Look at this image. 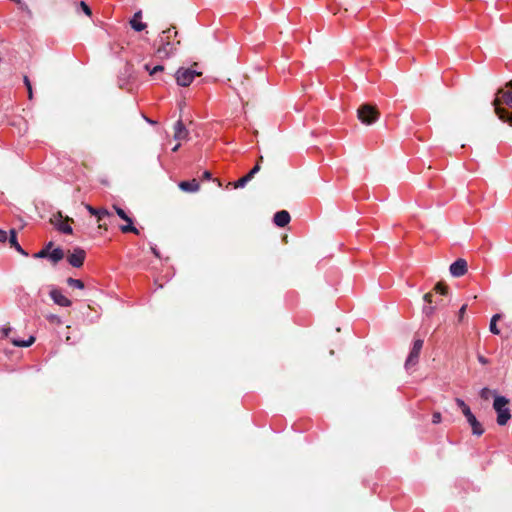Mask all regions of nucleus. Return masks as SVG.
<instances>
[{"instance_id":"34","label":"nucleus","mask_w":512,"mask_h":512,"mask_svg":"<svg viewBox=\"0 0 512 512\" xmlns=\"http://www.w3.org/2000/svg\"><path fill=\"white\" fill-rule=\"evenodd\" d=\"M491 390L488 389V388H483L481 391H480V397L484 400H488L490 395H491Z\"/></svg>"},{"instance_id":"38","label":"nucleus","mask_w":512,"mask_h":512,"mask_svg":"<svg viewBox=\"0 0 512 512\" xmlns=\"http://www.w3.org/2000/svg\"><path fill=\"white\" fill-rule=\"evenodd\" d=\"M23 81H24V84H25V86H26L27 90H28V89H30V88H32L31 81H30V79H29V77H28V76H26V75H25V76L23 77Z\"/></svg>"},{"instance_id":"26","label":"nucleus","mask_w":512,"mask_h":512,"mask_svg":"<svg viewBox=\"0 0 512 512\" xmlns=\"http://www.w3.org/2000/svg\"><path fill=\"white\" fill-rule=\"evenodd\" d=\"M433 296H434L433 293L429 292V293H426L424 295L423 299H424L425 302H427L429 304H433L434 303L436 306L442 302V299H440V300L439 299L433 300Z\"/></svg>"},{"instance_id":"45","label":"nucleus","mask_w":512,"mask_h":512,"mask_svg":"<svg viewBox=\"0 0 512 512\" xmlns=\"http://www.w3.org/2000/svg\"><path fill=\"white\" fill-rule=\"evenodd\" d=\"M180 147V143L176 144L173 148H172V151L173 152H176Z\"/></svg>"},{"instance_id":"32","label":"nucleus","mask_w":512,"mask_h":512,"mask_svg":"<svg viewBox=\"0 0 512 512\" xmlns=\"http://www.w3.org/2000/svg\"><path fill=\"white\" fill-rule=\"evenodd\" d=\"M165 70L164 66L163 65H156L152 68V70L150 71V75L151 76H154L158 73H161Z\"/></svg>"},{"instance_id":"20","label":"nucleus","mask_w":512,"mask_h":512,"mask_svg":"<svg viewBox=\"0 0 512 512\" xmlns=\"http://www.w3.org/2000/svg\"><path fill=\"white\" fill-rule=\"evenodd\" d=\"M53 242L50 241L49 243H47L45 245V247L40 250L39 252L35 253L33 255L34 258H48L49 256V253L51 252V249L53 248Z\"/></svg>"},{"instance_id":"42","label":"nucleus","mask_w":512,"mask_h":512,"mask_svg":"<svg viewBox=\"0 0 512 512\" xmlns=\"http://www.w3.org/2000/svg\"><path fill=\"white\" fill-rule=\"evenodd\" d=\"M478 360L482 364H487V362H488L487 359L481 355L478 356Z\"/></svg>"},{"instance_id":"24","label":"nucleus","mask_w":512,"mask_h":512,"mask_svg":"<svg viewBox=\"0 0 512 512\" xmlns=\"http://www.w3.org/2000/svg\"><path fill=\"white\" fill-rule=\"evenodd\" d=\"M433 290L437 294L446 295L448 293V286L443 282H438Z\"/></svg>"},{"instance_id":"12","label":"nucleus","mask_w":512,"mask_h":512,"mask_svg":"<svg viewBox=\"0 0 512 512\" xmlns=\"http://www.w3.org/2000/svg\"><path fill=\"white\" fill-rule=\"evenodd\" d=\"M291 220L290 214L286 210L278 211L274 214L273 221L278 227H285Z\"/></svg>"},{"instance_id":"18","label":"nucleus","mask_w":512,"mask_h":512,"mask_svg":"<svg viewBox=\"0 0 512 512\" xmlns=\"http://www.w3.org/2000/svg\"><path fill=\"white\" fill-rule=\"evenodd\" d=\"M111 218L113 217L112 213H110L106 208H99L98 209V216H97V221L99 222V225L98 227L100 229H104V230H107L108 227H107V224L104 222L102 223V220L104 218Z\"/></svg>"},{"instance_id":"13","label":"nucleus","mask_w":512,"mask_h":512,"mask_svg":"<svg viewBox=\"0 0 512 512\" xmlns=\"http://www.w3.org/2000/svg\"><path fill=\"white\" fill-rule=\"evenodd\" d=\"M188 130L181 120L177 121L174 125V139L175 140H185L188 138Z\"/></svg>"},{"instance_id":"29","label":"nucleus","mask_w":512,"mask_h":512,"mask_svg":"<svg viewBox=\"0 0 512 512\" xmlns=\"http://www.w3.org/2000/svg\"><path fill=\"white\" fill-rule=\"evenodd\" d=\"M260 169H261L260 164L256 163V165L250 170V172L248 174H246V176L250 180H252L254 178L255 174L260 171Z\"/></svg>"},{"instance_id":"7","label":"nucleus","mask_w":512,"mask_h":512,"mask_svg":"<svg viewBox=\"0 0 512 512\" xmlns=\"http://www.w3.org/2000/svg\"><path fill=\"white\" fill-rule=\"evenodd\" d=\"M114 209H115L117 215L127 223L126 225L120 226L121 232L122 233H134V234L138 235L139 230L135 226H133V221H132L131 217H129L126 214V212L120 207L114 206Z\"/></svg>"},{"instance_id":"2","label":"nucleus","mask_w":512,"mask_h":512,"mask_svg":"<svg viewBox=\"0 0 512 512\" xmlns=\"http://www.w3.org/2000/svg\"><path fill=\"white\" fill-rule=\"evenodd\" d=\"M175 29V26H172L164 31H162L161 35L159 36L158 40L156 41L157 49L156 54L160 58H169L172 55H174L178 47L181 45L180 40L171 41V32Z\"/></svg>"},{"instance_id":"39","label":"nucleus","mask_w":512,"mask_h":512,"mask_svg":"<svg viewBox=\"0 0 512 512\" xmlns=\"http://www.w3.org/2000/svg\"><path fill=\"white\" fill-rule=\"evenodd\" d=\"M23 81H24V84H25V86H26L27 90H28V89H30V88H32L31 81H30V79H29V77H28V76H26V75H25V76L23 77Z\"/></svg>"},{"instance_id":"47","label":"nucleus","mask_w":512,"mask_h":512,"mask_svg":"<svg viewBox=\"0 0 512 512\" xmlns=\"http://www.w3.org/2000/svg\"><path fill=\"white\" fill-rule=\"evenodd\" d=\"M262 161H263V156H260V157H259V160H258V162H257V163H259V164H260V162H262Z\"/></svg>"},{"instance_id":"35","label":"nucleus","mask_w":512,"mask_h":512,"mask_svg":"<svg viewBox=\"0 0 512 512\" xmlns=\"http://www.w3.org/2000/svg\"><path fill=\"white\" fill-rule=\"evenodd\" d=\"M85 208L86 210L93 216H98V209L97 208H94L93 206H91L90 204H85Z\"/></svg>"},{"instance_id":"23","label":"nucleus","mask_w":512,"mask_h":512,"mask_svg":"<svg viewBox=\"0 0 512 512\" xmlns=\"http://www.w3.org/2000/svg\"><path fill=\"white\" fill-rule=\"evenodd\" d=\"M35 342V337L30 336L26 341L13 339L12 344L17 347H29Z\"/></svg>"},{"instance_id":"36","label":"nucleus","mask_w":512,"mask_h":512,"mask_svg":"<svg viewBox=\"0 0 512 512\" xmlns=\"http://www.w3.org/2000/svg\"><path fill=\"white\" fill-rule=\"evenodd\" d=\"M442 416L440 412H434L432 415V423L438 424L441 422Z\"/></svg>"},{"instance_id":"22","label":"nucleus","mask_w":512,"mask_h":512,"mask_svg":"<svg viewBox=\"0 0 512 512\" xmlns=\"http://www.w3.org/2000/svg\"><path fill=\"white\" fill-rule=\"evenodd\" d=\"M455 402H456L457 406L461 409V411L465 417L470 416V414H472L469 406L466 405V403L462 399L456 398Z\"/></svg>"},{"instance_id":"27","label":"nucleus","mask_w":512,"mask_h":512,"mask_svg":"<svg viewBox=\"0 0 512 512\" xmlns=\"http://www.w3.org/2000/svg\"><path fill=\"white\" fill-rule=\"evenodd\" d=\"M250 181V179L245 175L243 177H241L240 179H238L236 182L233 183V186L234 188H242L244 187L248 182Z\"/></svg>"},{"instance_id":"5","label":"nucleus","mask_w":512,"mask_h":512,"mask_svg":"<svg viewBox=\"0 0 512 512\" xmlns=\"http://www.w3.org/2000/svg\"><path fill=\"white\" fill-rule=\"evenodd\" d=\"M509 401L504 396H496L493 403V408L497 413V423L500 426L506 425L511 418L510 410L507 408Z\"/></svg>"},{"instance_id":"40","label":"nucleus","mask_w":512,"mask_h":512,"mask_svg":"<svg viewBox=\"0 0 512 512\" xmlns=\"http://www.w3.org/2000/svg\"><path fill=\"white\" fill-rule=\"evenodd\" d=\"M211 176H212V175H211V173H210L209 171H205V172L203 173V175H202V178H203L204 180H210V179H211Z\"/></svg>"},{"instance_id":"15","label":"nucleus","mask_w":512,"mask_h":512,"mask_svg":"<svg viewBox=\"0 0 512 512\" xmlns=\"http://www.w3.org/2000/svg\"><path fill=\"white\" fill-rule=\"evenodd\" d=\"M178 186L184 192H197L200 189V184L196 179L181 181Z\"/></svg>"},{"instance_id":"37","label":"nucleus","mask_w":512,"mask_h":512,"mask_svg":"<svg viewBox=\"0 0 512 512\" xmlns=\"http://www.w3.org/2000/svg\"><path fill=\"white\" fill-rule=\"evenodd\" d=\"M8 239L7 232L5 230L0 229V242H6Z\"/></svg>"},{"instance_id":"21","label":"nucleus","mask_w":512,"mask_h":512,"mask_svg":"<svg viewBox=\"0 0 512 512\" xmlns=\"http://www.w3.org/2000/svg\"><path fill=\"white\" fill-rule=\"evenodd\" d=\"M500 315L499 314H495L492 318H491V321H490V325H489V330L491 333L495 334V335H499L500 334V330L498 329L496 323L497 321L500 319Z\"/></svg>"},{"instance_id":"17","label":"nucleus","mask_w":512,"mask_h":512,"mask_svg":"<svg viewBox=\"0 0 512 512\" xmlns=\"http://www.w3.org/2000/svg\"><path fill=\"white\" fill-rule=\"evenodd\" d=\"M142 11H138L134 14L133 18L130 20V25L135 31H142L146 28V23L141 22Z\"/></svg>"},{"instance_id":"14","label":"nucleus","mask_w":512,"mask_h":512,"mask_svg":"<svg viewBox=\"0 0 512 512\" xmlns=\"http://www.w3.org/2000/svg\"><path fill=\"white\" fill-rule=\"evenodd\" d=\"M467 422L470 424L472 428V433L476 436H481L484 433V429L481 423L476 419L474 414H470V416L466 417Z\"/></svg>"},{"instance_id":"11","label":"nucleus","mask_w":512,"mask_h":512,"mask_svg":"<svg viewBox=\"0 0 512 512\" xmlns=\"http://www.w3.org/2000/svg\"><path fill=\"white\" fill-rule=\"evenodd\" d=\"M51 299L54 301L55 304L62 306V307H69L71 306L72 302L62 294V292L57 289L53 288L49 293Z\"/></svg>"},{"instance_id":"6","label":"nucleus","mask_w":512,"mask_h":512,"mask_svg":"<svg viewBox=\"0 0 512 512\" xmlns=\"http://www.w3.org/2000/svg\"><path fill=\"white\" fill-rule=\"evenodd\" d=\"M423 340L422 339H416L414 342H413V347L406 359V362H405V368L407 370H409L410 368L414 367L418 361H419V356H420V352L422 350V347H423Z\"/></svg>"},{"instance_id":"19","label":"nucleus","mask_w":512,"mask_h":512,"mask_svg":"<svg viewBox=\"0 0 512 512\" xmlns=\"http://www.w3.org/2000/svg\"><path fill=\"white\" fill-rule=\"evenodd\" d=\"M64 258V251L61 248L53 249L48 256V259L52 262L53 265H56L59 261Z\"/></svg>"},{"instance_id":"46","label":"nucleus","mask_w":512,"mask_h":512,"mask_svg":"<svg viewBox=\"0 0 512 512\" xmlns=\"http://www.w3.org/2000/svg\"><path fill=\"white\" fill-rule=\"evenodd\" d=\"M152 251H153L155 256L159 257V253H158V251L155 248H152Z\"/></svg>"},{"instance_id":"48","label":"nucleus","mask_w":512,"mask_h":512,"mask_svg":"<svg viewBox=\"0 0 512 512\" xmlns=\"http://www.w3.org/2000/svg\"><path fill=\"white\" fill-rule=\"evenodd\" d=\"M177 35H178V32L176 30H174L173 36L176 37Z\"/></svg>"},{"instance_id":"9","label":"nucleus","mask_w":512,"mask_h":512,"mask_svg":"<svg viewBox=\"0 0 512 512\" xmlns=\"http://www.w3.org/2000/svg\"><path fill=\"white\" fill-rule=\"evenodd\" d=\"M468 265L467 261L463 258L457 259L450 265V273L454 277H461L467 273Z\"/></svg>"},{"instance_id":"28","label":"nucleus","mask_w":512,"mask_h":512,"mask_svg":"<svg viewBox=\"0 0 512 512\" xmlns=\"http://www.w3.org/2000/svg\"><path fill=\"white\" fill-rule=\"evenodd\" d=\"M435 310H436V305L429 304L428 306H425L423 308V313L427 317H430L434 313Z\"/></svg>"},{"instance_id":"25","label":"nucleus","mask_w":512,"mask_h":512,"mask_svg":"<svg viewBox=\"0 0 512 512\" xmlns=\"http://www.w3.org/2000/svg\"><path fill=\"white\" fill-rule=\"evenodd\" d=\"M67 284L70 286V287H74V288H78V289H83L85 286H84V282L80 279H74V278H68L67 279Z\"/></svg>"},{"instance_id":"33","label":"nucleus","mask_w":512,"mask_h":512,"mask_svg":"<svg viewBox=\"0 0 512 512\" xmlns=\"http://www.w3.org/2000/svg\"><path fill=\"white\" fill-rule=\"evenodd\" d=\"M467 310V304L462 305V307L458 311V321L461 322L464 319L465 313Z\"/></svg>"},{"instance_id":"43","label":"nucleus","mask_w":512,"mask_h":512,"mask_svg":"<svg viewBox=\"0 0 512 512\" xmlns=\"http://www.w3.org/2000/svg\"><path fill=\"white\" fill-rule=\"evenodd\" d=\"M27 92H28V98L31 100L33 98V89L30 88L27 90Z\"/></svg>"},{"instance_id":"30","label":"nucleus","mask_w":512,"mask_h":512,"mask_svg":"<svg viewBox=\"0 0 512 512\" xmlns=\"http://www.w3.org/2000/svg\"><path fill=\"white\" fill-rule=\"evenodd\" d=\"M47 320L50 322V323H53V324H61L62 321L60 319L59 316L55 315V314H50V315H47L46 316Z\"/></svg>"},{"instance_id":"1","label":"nucleus","mask_w":512,"mask_h":512,"mask_svg":"<svg viewBox=\"0 0 512 512\" xmlns=\"http://www.w3.org/2000/svg\"><path fill=\"white\" fill-rule=\"evenodd\" d=\"M492 105L499 119L512 126V80L497 90Z\"/></svg>"},{"instance_id":"44","label":"nucleus","mask_w":512,"mask_h":512,"mask_svg":"<svg viewBox=\"0 0 512 512\" xmlns=\"http://www.w3.org/2000/svg\"><path fill=\"white\" fill-rule=\"evenodd\" d=\"M144 69L150 74V71L152 70V68L150 67L149 64H145L144 65Z\"/></svg>"},{"instance_id":"4","label":"nucleus","mask_w":512,"mask_h":512,"mask_svg":"<svg viewBox=\"0 0 512 512\" xmlns=\"http://www.w3.org/2000/svg\"><path fill=\"white\" fill-rule=\"evenodd\" d=\"M358 119L365 125H372L379 117L380 112L375 105L362 104L357 110Z\"/></svg>"},{"instance_id":"8","label":"nucleus","mask_w":512,"mask_h":512,"mask_svg":"<svg viewBox=\"0 0 512 512\" xmlns=\"http://www.w3.org/2000/svg\"><path fill=\"white\" fill-rule=\"evenodd\" d=\"M70 221L73 222V219L69 217L63 219L61 212H58L57 215H54L51 219V223H53L60 232L65 234L73 233L72 227L68 224Z\"/></svg>"},{"instance_id":"41","label":"nucleus","mask_w":512,"mask_h":512,"mask_svg":"<svg viewBox=\"0 0 512 512\" xmlns=\"http://www.w3.org/2000/svg\"><path fill=\"white\" fill-rule=\"evenodd\" d=\"M3 332V335L4 337H8L9 336V333L11 332V328L10 327H6L2 330Z\"/></svg>"},{"instance_id":"31","label":"nucleus","mask_w":512,"mask_h":512,"mask_svg":"<svg viewBox=\"0 0 512 512\" xmlns=\"http://www.w3.org/2000/svg\"><path fill=\"white\" fill-rule=\"evenodd\" d=\"M79 5H80V8L83 10V12L87 16H91L92 15V11H91L90 7L84 1H81Z\"/></svg>"},{"instance_id":"16","label":"nucleus","mask_w":512,"mask_h":512,"mask_svg":"<svg viewBox=\"0 0 512 512\" xmlns=\"http://www.w3.org/2000/svg\"><path fill=\"white\" fill-rule=\"evenodd\" d=\"M7 240H9L10 246L14 248L17 252H19L23 256H28V253L20 246V244L17 241V232L15 229L10 230V236Z\"/></svg>"},{"instance_id":"3","label":"nucleus","mask_w":512,"mask_h":512,"mask_svg":"<svg viewBox=\"0 0 512 512\" xmlns=\"http://www.w3.org/2000/svg\"><path fill=\"white\" fill-rule=\"evenodd\" d=\"M197 67V62H194L189 68L180 67L175 73L177 84L182 87H187L193 82L196 76H201L202 72L197 71Z\"/></svg>"},{"instance_id":"10","label":"nucleus","mask_w":512,"mask_h":512,"mask_svg":"<svg viewBox=\"0 0 512 512\" xmlns=\"http://www.w3.org/2000/svg\"><path fill=\"white\" fill-rule=\"evenodd\" d=\"M86 253L81 248L74 249L73 253L67 258L69 264L75 268H79L83 265Z\"/></svg>"}]
</instances>
